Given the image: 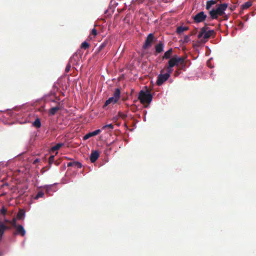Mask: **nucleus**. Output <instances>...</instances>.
Masks as SVG:
<instances>
[{"label":"nucleus","mask_w":256,"mask_h":256,"mask_svg":"<svg viewBox=\"0 0 256 256\" xmlns=\"http://www.w3.org/2000/svg\"><path fill=\"white\" fill-rule=\"evenodd\" d=\"M89 46H90V44L86 40L83 42L81 44V45H80V48H84L85 50L88 48Z\"/></svg>","instance_id":"34"},{"label":"nucleus","mask_w":256,"mask_h":256,"mask_svg":"<svg viewBox=\"0 0 256 256\" xmlns=\"http://www.w3.org/2000/svg\"><path fill=\"white\" fill-rule=\"evenodd\" d=\"M60 94L63 96H64V93L62 91L60 92Z\"/></svg>","instance_id":"57"},{"label":"nucleus","mask_w":256,"mask_h":256,"mask_svg":"<svg viewBox=\"0 0 256 256\" xmlns=\"http://www.w3.org/2000/svg\"><path fill=\"white\" fill-rule=\"evenodd\" d=\"M26 233V230L24 228V227L21 225L19 224L16 228V234L20 235L22 236H25Z\"/></svg>","instance_id":"20"},{"label":"nucleus","mask_w":256,"mask_h":256,"mask_svg":"<svg viewBox=\"0 0 256 256\" xmlns=\"http://www.w3.org/2000/svg\"><path fill=\"white\" fill-rule=\"evenodd\" d=\"M208 16L204 11H200L195 15L192 16V18L194 22L197 24L204 22L206 20L208 22H210V20H208Z\"/></svg>","instance_id":"5"},{"label":"nucleus","mask_w":256,"mask_h":256,"mask_svg":"<svg viewBox=\"0 0 256 256\" xmlns=\"http://www.w3.org/2000/svg\"><path fill=\"white\" fill-rule=\"evenodd\" d=\"M144 0H132V3H138V4H140V3H142L144 1Z\"/></svg>","instance_id":"44"},{"label":"nucleus","mask_w":256,"mask_h":256,"mask_svg":"<svg viewBox=\"0 0 256 256\" xmlns=\"http://www.w3.org/2000/svg\"><path fill=\"white\" fill-rule=\"evenodd\" d=\"M81 56H78L76 52L74 53L70 58L67 64L66 68H65V72H68L72 68L71 63L72 64H76V63L77 60H79Z\"/></svg>","instance_id":"10"},{"label":"nucleus","mask_w":256,"mask_h":256,"mask_svg":"<svg viewBox=\"0 0 256 256\" xmlns=\"http://www.w3.org/2000/svg\"><path fill=\"white\" fill-rule=\"evenodd\" d=\"M166 72L171 76L172 73L174 71V67L175 66V64H172L171 60H168L166 64Z\"/></svg>","instance_id":"21"},{"label":"nucleus","mask_w":256,"mask_h":256,"mask_svg":"<svg viewBox=\"0 0 256 256\" xmlns=\"http://www.w3.org/2000/svg\"><path fill=\"white\" fill-rule=\"evenodd\" d=\"M90 34H93L94 36H96L98 34L95 28H93L91 30Z\"/></svg>","instance_id":"43"},{"label":"nucleus","mask_w":256,"mask_h":256,"mask_svg":"<svg viewBox=\"0 0 256 256\" xmlns=\"http://www.w3.org/2000/svg\"><path fill=\"white\" fill-rule=\"evenodd\" d=\"M58 184V183L56 182L52 184H44L38 187V188H42L43 190H44L46 194L48 196L52 195V194L57 190V188L56 186Z\"/></svg>","instance_id":"7"},{"label":"nucleus","mask_w":256,"mask_h":256,"mask_svg":"<svg viewBox=\"0 0 256 256\" xmlns=\"http://www.w3.org/2000/svg\"><path fill=\"white\" fill-rule=\"evenodd\" d=\"M32 126L36 128H40L42 126V122L40 118L38 117H36L34 120L32 122Z\"/></svg>","instance_id":"23"},{"label":"nucleus","mask_w":256,"mask_h":256,"mask_svg":"<svg viewBox=\"0 0 256 256\" xmlns=\"http://www.w3.org/2000/svg\"><path fill=\"white\" fill-rule=\"evenodd\" d=\"M6 110H9L10 112L8 114L10 117L16 119V120L20 124H24L30 122L28 116V113H25L24 110L22 108H18L17 106L14 108V110L11 109H7Z\"/></svg>","instance_id":"2"},{"label":"nucleus","mask_w":256,"mask_h":256,"mask_svg":"<svg viewBox=\"0 0 256 256\" xmlns=\"http://www.w3.org/2000/svg\"><path fill=\"white\" fill-rule=\"evenodd\" d=\"M242 18H243V20H244V21L246 22V21H248V16H243Z\"/></svg>","instance_id":"50"},{"label":"nucleus","mask_w":256,"mask_h":256,"mask_svg":"<svg viewBox=\"0 0 256 256\" xmlns=\"http://www.w3.org/2000/svg\"><path fill=\"white\" fill-rule=\"evenodd\" d=\"M26 212L24 211H22L18 215V218L19 219L23 220L25 218Z\"/></svg>","instance_id":"36"},{"label":"nucleus","mask_w":256,"mask_h":256,"mask_svg":"<svg viewBox=\"0 0 256 256\" xmlns=\"http://www.w3.org/2000/svg\"><path fill=\"white\" fill-rule=\"evenodd\" d=\"M54 161V156L50 155L48 158V162L53 164Z\"/></svg>","instance_id":"39"},{"label":"nucleus","mask_w":256,"mask_h":256,"mask_svg":"<svg viewBox=\"0 0 256 256\" xmlns=\"http://www.w3.org/2000/svg\"><path fill=\"white\" fill-rule=\"evenodd\" d=\"M67 166L68 167H74L78 168H80L82 166V164L79 161H76L74 159H72L71 162L67 164Z\"/></svg>","instance_id":"17"},{"label":"nucleus","mask_w":256,"mask_h":256,"mask_svg":"<svg viewBox=\"0 0 256 256\" xmlns=\"http://www.w3.org/2000/svg\"><path fill=\"white\" fill-rule=\"evenodd\" d=\"M206 65H207V66H208V68H214V64H211V62H208V63H207V62H206Z\"/></svg>","instance_id":"46"},{"label":"nucleus","mask_w":256,"mask_h":256,"mask_svg":"<svg viewBox=\"0 0 256 256\" xmlns=\"http://www.w3.org/2000/svg\"><path fill=\"white\" fill-rule=\"evenodd\" d=\"M252 5V2L250 1H248L243 4L240 8V12H242L244 10L248 8Z\"/></svg>","instance_id":"27"},{"label":"nucleus","mask_w":256,"mask_h":256,"mask_svg":"<svg viewBox=\"0 0 256 256\" xmlns=\"http://www.w3.org/2000/svg\"><path fill=\"white\" fill-rule=\"evenodd\" d=\"M212 76H213V74H212V72H211V74H210V77L212 78Z\"/></svg>","instance_id":"63"},{"label":"nucleus","mask_w":256,"mask_h":256,"mask_svg":"<svg viewBox=\"0 0 256 256\" xmlns=\"http://www.w3.org/2000/svg\"><path fill=\"white\" fill-rule=\"evenodd\" d=\"M207 32L208 34V35H210V37L211 35L214 33V30L212 29H210L209 28L208 29H207Z\"/></svg>","instance_id":"42"},{"label":"nucleus","mask_w":256,"mask_h":256,"mask_svg":"<svg viewBox=\"0 0 256 256\" xmlns=\"http://www.w3.org/2000/svg\"><path fill=\"white\" fill-rule=\"evenodd\" d=\"M26 189H28V186H26L24 188H23L22 190H21L20 192L21 194H23L25 192Z\"/></svg>","instance_id":"47"},{"label":"nucleus","mask_w":256,"mask_h":256,"mask_svg":"<svg viewBox=\"0 0 256 256\" xmlns=\"http://www.w3.org/2000/svg\"><path fill=\"white\" fill-rule=\"evenodd\" d=\"M4 254V253L2 252H0V256H2Z\"/></svg>","instance_id":"58"},{"label":"nucleus","mask_w":256,"mask_h":256,"mask_svg":"<svg viewBox=\"0 0 256 256\" xmlns=\"http://www.w3.org/2000/svg\"><path fill=\"white\" fill-rule=\"evenodd\" d=\"M44 196V192L42 190H38L36 194H33L30 196V201L32 202L33 200H38L40 198H42Z\"/></svg>","instance_id":"14"},{"label":"nucleus","mask_w":256,"mask_h":256,"mask_svg":"<svg viewBox=\"0 0 256 256\" xmlns=\"http://www.w3.org/2000/svg\"><path fill=\"white\" fill-rule=\"evenodd\" d=\"M213 59L212 58H210L208 60H207V63H208V62H211V60H212Z\"/></svg>","instance_id":"54"},{"label":"nucleus","mask_w":256,"mask_h":256,"mask_svg":"<svg viewBox=\"0 0 256 256\" xmlns=\"http://www.w3.org/2000/svg\"><path fill=\"white\" fill-rule=\"evenodd\" d=\"M108 128L110 130H112L114 128V126L112 124H105L102 126L101 130Z\"/></svg>","instance_id":"35"},{"label":"nucleus","mask_w":256,"mask_h":256,"mask_svg":"<svg viewBox=\"0 0 256 256\" xmlns=\"http://www.w3.org/2000/svg\"><path fill=\"white\" fill-rule=\"evenodd\" d=\"M118 4V2L114 0H110L108 7L107 8L109 10V11H110V13H108L109 15H112L114 12V9Z\"/></svg>","instance_id":"15"},{"label":"nucleus","mask_w":256,"mask_h":256,"mask_svg":"<svg viewBox=\"0 0 256 256\" xmlns=\"http://www.w3.org/2000/svg\"><path fill=\"white\" fill-rule=\"evenodd\" d=\"M110 11H109V10L108 9H106L105 10H104V14H106L107 16H111L112 15H109L108 14V13H110Z\"/></svg>","instance_id":"48"},{"label":"nucleus","mask_w":256,"mask_h":256,"mask_svg":"<svg viewBox=\"0 0 256 256\" xmlns=\"http://www.w3.org/2000/svg\"><path fill=\"white\" fill-rule=\"evenodd\" d=\"M8 229V226L4 222H0V236L2 238L5 232Z\"/></svg>","instance_id":"22"},{"label":"nucleus","mask_w":256,"mask_h":256,"mask_svg":"<svg viewBox=\"0 0 256 256\" xmlns=\"http://www.w3.org/2000/svg\"><path fill=\"white\" fill-rule=\"evenodd\" d=\"M63 168V170H65V169H66V165H65V164L64 166H63V168Z\"/></svg>","instance_id":"61"},{"label":"nucleus","mask_w":256,"mask_h":256,"mask_svg":"<svg viewBox=\"0 0 256 256\" xmlns=\"http://www.w3.org/2000/svg\"><path fill=\"white\" fill-rule=\"evenodd\" d=\"M157 38H155L153 33H150L147 35L144 40L142 48L143 50H148L150 48L152 45L154 41H157Z\"/></svg>","instance_id":"6"},{"label":"nucleus","mask_w":256,"mask_h":256,"mask_svg":"<svg viewBox=\"0 0 256 256\" xmlns=\"http://www.w3.org/2000/svg\"><path fill=\"white\" fill-rule=\"evenodd\" d=\"M52 164L48 162V164L41 170V172L43 174L44 172L49 170Z\"/></svg>","instance_id":"32"},{"label":"nucleus","mask_w":256,"mask_h":256,"mask_svg":"<svg viewBox=\"0 0 256 256\" xmlns=\"http://www.w3.org/2000/svg\"><path fill=\"white\" fill-rule=\"evenodd\" d=\"M189 29V28L186 26H179L176 28V32L178 34H182L184 31Z\"/></svg>","instance_id":"26"},{"label":"nucleus","mask_w":256,"mask_h":256,"mask_svg":"<svg viewBox=\"0 0 256 256\" xmlns=\"http://www.w3.org/2000/svg\"><path fill=\"white\" fill-rule=\"evenodd\" d=\"M138 110V108L136 106V105H134L132 106L131 108V110L133 112H136L137 110Z\"/></svg>","instance_id":"45"},{"label":"nucleus","mask_w":256,"mask_h":256,"mask_svg":"<svg viewBox=\"0 0 256 256\" xmlns=\"http://www.w3.org/2000/svg\"><path fill=\"white\" fill-rule=\"evenodd\" d=\"M24 240L22 242V246H24Z\"/></svg>","instance_id":"62"},{"label":"nucleus","mask_w":256,"mask_h":256,"mask_svg":"<svg viewBox=\"0 0 256 256\" xmlns=\"http://www.w3.org/2000/svg\"><path fill=\"white\" fill-rule=\"evenodd\" d=\"M121 97V92L120 90L118 88H115L113 94L112 96L110 97L108 99H107L103 106V108H106L108 106L109 104H114L118 102L119 100L120 99Z\"/></svg>","instance_id":"4"},{"label":"nucleus","mask_w":256,"mask_h":256,"mask_svg":"<svg viewBox=\"0 0 256 256\" xmlns=\"http://www.w3.org/2000/svg\"><path fill=\"white\" fill-rule=\"evenodd\" d=\"M50 102L56 103L58 104V106L60 104V98L57 96L56 97H53L52 98H50Z\"/></svg>","instance_id":"33"},{"label":"nucleus","mask_w":256,"mask_h":256,"mask_svg":"<svg viewBox=\"0 0 256 256\" xmlns=\"http://www.w3.org/2000/svg\"><path fill=\"white\" fill-rule=\"evenodd\" d=\"M199 46H200V42L199 41H198L197 42L194 43L192 44V47H193L194 50V51L198 53V56L196 58H193V60H196L199 56V54H200V50L198 49Z\"/></svg>","instance_id":"28"},{"label":"nucleus","mask_w":256,"mask_h":256,"mask_svg":"<svg viewBox=\"0 0 256 256\" xmlns=\"http://www.w3.org/2000/svg\"><path fill=\"white\" fill-rule=\"evenodd\" d=\"M170 75L166 72L164 73L163 70H161L160 73L158 75L156 84L158 86H162L170 78Z\"/></svg>","instance_id":"8"},{"label":"nucleus","mask_w":256,"mask_h":256,"mask_svg":"<svg viewBox=\"0 0 256 256\" xmlns=\"http://www.w3.org/2000/svg\"><path fill=\"white\" fill-rule=\"evenodd\" d=\"M172 52L173 48H170L168 50L164 52L162 56L163 60H170V59L172 58Z\"/></svg>","instance_id":"19"},{"label":"nucleus","mask_w":256,"mask_h":256,"mask_svg":"<svg viewBox=\"0 0 256 256\" xmlns=\"http://www.w3.org/2000/svg\"><path fill=\"white\" fill-rule=\"evenodd\" d=\"M102 132L101 129H96L95 130L90 132L86 134L83 137L84 140H86L88 138H90L91 137L94 136L99 134L100 133Z\"/></svg>","instance_id":"13"},{"label":"nucleus","mask_w":256,"mask_h":256,"mask_svg":"<svg viewBox=\"0 0 256 256\" xmlns=\"http://www.w3.org/2000/svg\"><path fill=\"white\" fill-rule=\"evenodd\" d=\"M6 110H0V112H4Z\"/></svg>","instance_id":"64"},{"label":"nucleus","mask_w":256,"mask_h":256,"mask_svg":"<svg viewBox=\"0 0 256 256\" xmlns=\"http://www.w3.org/2000/svg\"><path fill=\"white\" fill-rule=\"evenodd\" d=\"M144 122H146V116H144Z\"/></svg>","instance_id":"60"},{"label":"nucleus","mask_w":256,"mask_h":256,"mask_svg":"<svg viewBox=\"0 0 256 256\" xmlns=\"http://www.w3.org/2000/svg\"><path fill=\"white\" fill-rule=\"evenodd\" d=\"M190 40V35H186L181 41L183 44H188Z\"/></svg>","instance_id":"31"},{"label":"nucleus","mask_w":256,"mask_h":256,"mask_svg":"<svg viewBox=\"0 0 256 256\" xmlns=\"http://www.w3.org/2000/svg\"><path fill=\"white\" fill-rule=\"evenodd\" d=\"M216 3V0H208L206 2V10H208L209 11L212 9L213 8H212V6L215 5Z\"/></svg>","instance_id":"24"},{"label":"nucleus","mask_w":256,"mask_h":256,"mask_svg":"<svg viewBox=\"0 0 256 256\" xmlns=\"http://www.w3.org/2000/svg\"><path fill=\"white\" fill-rule=\"evenodd\" d=\"M142 112H143L144 116H146V114H147V110H143Z\"/></svg>","instance_id":"51"},{"label":"nucleus","mask_w":256,"mask_h":256,"mask_svg":"<svg viewBox=\"0 0 256 256\" xmlns=\"http://www.w3.org/2000/svg\"><path fill=\"white\" fill-rule=\"evenodd\" d=\"M40 162V159L38 158H36L34 160V164H36L37 162Z\"/></svg>","instance_id":"49"},{"label":"nucleus","mask_w":256,"mask_h":256,"mask_svg":"<svg viewBox=\"0 0 256 256\" xmlns=\"http://www.w3.org/2000/svg\"><path fill=\"white\" fill-rule=\"evenodd\" d=\"M60 108L58 105L51 108L48 111V114L51 116H54Z\"/></svg>","instance_id":"25"},{"label":"nucleus","mask_w":256,"mask_h":256,"mask_svg":"<svg viewBox=\"0 0 256 256\" xmlns=\"http://www.w3.org/2000/svg\"><path fill=\"white\" fill-rule=\"evenodd\" d=\"M118 115L121 118H122L124 120L126 119L128 116V115L126 114H124V113H123L122 112H119Z\"/></svg>","instance_id":"38"},{"label":"nucleus","mask_w":256,"mask_h":256,"mask_svg":"<svg viewBox=\"0 0 256 256\" xmlns=\"http://www.w3.org/2000/svg\"><path fill=\"white\" fill-rule=\"evenodd\" d=\"M56 90H52L50 92L48 93L44 94L42 98H41V100H42L44 102H50V98H52L53 97H56Z\"/></svg>","instance_id":"12"},{"label":"nucleus","mask_w":256,"mask_h":256,"mask_svg":"<svg viewBox=\"0 0 256 256\" xmlns=\"http://www.w3.org/2000/svg\"><path fill=\"white\" fill-rule=\"evenodd\" d=\"M170 60L172 62V64H175V66H178L180 63L184 62L183 58L176 54L173 56Z\"/></svg>","instance_id":"18"},{"label":"nucleus","mask_w":256,"mask_h":256,"mask_svg":"<svg viewBox=\"0 0 256 256\" xmlns=\"http://www.w3.org/2000/svg\"><path fill=\"white\" fill-rule=\"evenodd\" d=\"M64 158H65L66 159V160H72V158H68V156H64Z\"/></svg>","instance_id":"56"},{"label":"nucleus","mask_w":256,"mask_h":256,"mask_svg":"<svg viewBox=\"0 0 256 256\" xmlns=\"http://www.w3.org/2000/svg\"><path fill=\"white\" fill-rule=\"evenodd\" d=\"M6 212V210L5 206L3 205L0 209V213L2 214L5 215Z\"/></svg>","instance_id":"37"},{"label":"nucleus","mask_w":256,"mask_h":256,"mask_svg":"<svg viewBox=\"0 0 256 256\" xmlns=\"http://www.w3.org/2000/svg\"><path fill=\"white\" fill-rule=\"evenodd\" d=\"M109 40L107 39L104 40V41L100 44V46L97 49L98 52H100L104 48H105L107 44H108Z\"/></svg>","instance_id":"29"},{"label":"nucleus","mask_w":256,"mask_h":256,"mask_svg":"<svg viewBox=\"0 0 256 256\" xmlns=\"http://www.w3.org/2000/svg\"><path fill=\"white\" fill-rule=\"evenodd\" d=\"M153 99V95L148 90H141L137 96V100H140L142 104L147 102L148 104L145 106V108L150 107V104Z\"/></svg>","instance_id":"3"},{"label":"nucleus","mask_w":256,"mask_h":256,"mask_svg":"<svg viewBox=\"0 0 256 256\" xmlns=\"http://www.w3.org/2000/svg\"><path fill=\"white\" fill-rule=\"evenodd\" d=\"M54 163L56 165V166H58L60 163L56 161H54Z\"/></svg>","instance_id":"55"},{"label":"nucleus","mask_w":256,"mask_h":256,"mask_svg":"<svg viewBox=\"0 0 256 256\" xmlns=\"http://www.w3.org/2000/svg\"><path fill=\"white\" fill-rule=\"evenodd\" d=\"M237 26L240 28H242L244 26V23L239 20L238 22Z\"/></svg>","instance_id":"41"},{"label":"nucleus","mask_w":256,"mask_h":256,"mask_svg":"<svg viewBox=\"0 0 256 256\" xmlns=\"http://www.w3.org/2000/svg\"><path fill=\"white\" fill-rule=\"evenodd\" d=\"M138 118H140V114H136Z\"/></svg>","instance_id":"59"},{"label":"nucleus","mask_w":256,"mask_h":256,"mask_svg":"<svg viewBox=\"0 0 256 256\" xmlns=\"http://www.w3.org/2000/svg\"><path fill=\"white\" fill-rule=\"evenodd\" d=\"M208 28V27L206 26L202 28L198 35V38L200 39L204 44L207 42L210 38V35H208L207 32V29Z\"/></svg>","instance_id":"9"},{"label":"nucleus","mask_w":256,"mask_h":256,"mask_svg":"<svg viewBox=\"0 0 256 256\" xmlns=\"http://www.w3.org/2000/svg\"><path fill=\"white\" fill-rule=\"evenodd\" d=\"M52 88H53L52 90H55V88H56L58 90V88L57 87V86H56V84L55 83L54 84Z\"/></svg>","instance_id":"52"},{"label":"nucleus","mask_w":256,"mask_h":256,"mask_svg":"<svg viewBox=\"0 0 256 256\" xmlns=\"http://www.w3.org/2000/svg\"><path fill=\"white\" fill-rule=\"evenodd\" d=\"M206 56H208L210 53H211V50L210 48L207 46H206Z\"/></svg>","instance_id":"40"},{"label":"nucleus","mask_w":256,"mask_h":256,"mask_svg":"<svg viewBox=\"0 0 256 256\" xmlns=\"http://www.w3.org/2000/svg\"><path fill=\"white\" fill-rule=\"evenodd\" d=\"M164 42L162 40H160L158 42L155 44L154 47V55L158 56L159 54L162 52L164 51Z\"/></svg>","instance_id":"11"},{"label":"nucleus","mask_w":256,"mask_h":256,"mask_svg":"<svg viewBox=\"0 0 256 256\" xmlns=\"http://www.w3.org/2000/svg\"><path fill=\"white\" fill-rule=\"evenodd\" d=\"M176 74H176V76H178V75L180 74V73H181V72H180V70H176Z\"/></svg>","instance_id":"53"},{"label":"nucleus","mask_w":256,"mask_h":256,"mask_svg":"<svg viewBox=\"0 0 256 256\" xmlns=\"http://www.w3.org/2000/svg\"><path fill=\"white\" fill-rule=\"evenodd\" d=\"M100 152L98 150H92L90 156V160L92 163L94 162L99 158Z\"/></svg>","instance_id":"16"},{"label":"nucleus","mask_w":256,"mask_h":256,"mask_svg":"<svg viewBox=\"0 0 256 256\" xmlns=\"http://www.w3.org/2000/svg\"><path fill=\"white\" fill-rule=\"evenodd\" d=\"M228 4L226 2L220 3L216 6L213 7L208 11V20H216L220 22L227 20L229 16L226 13Z\"/></svg>","instance_id":"1"},{"label":"nucleus","mask_w":256,"mask_h":256,"mask_svg":"<svg viewBox=\"0 0 256 256\" xmlns=\"http://www.w3.org/2000/svg\"><path fill=\"white\" fill-rule=\"evenodd\" d=\"M64 146V143L63 142H58L55 145L53 146L52 147V150H59L60 148Z\"/></svg>","instance_id":"30"}]
</instances>
